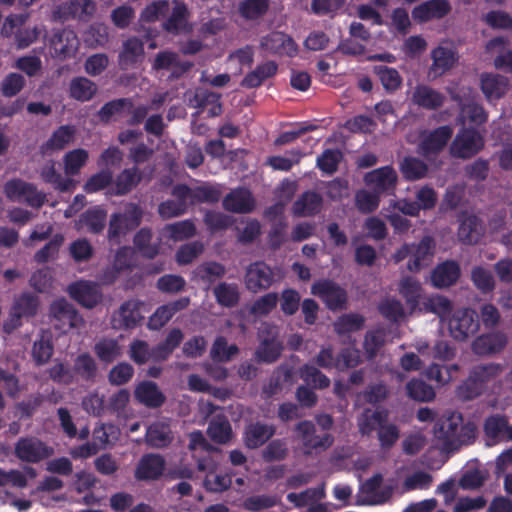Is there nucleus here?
<instances>
[{"label": "nucleus", "instance_id": "42", "mask_svg": "<svg viewBox=\"0 0 512 512\" xmlns=\"http://www.w3.org/2000/svg\"><path fill=\"white\" fill-rule=\"evenodd\" d=\"M152 239V230L147 227L141 228L134 235L133 244L144 258L153 259L159 254V243H152Z\"/></svg>", "mask_w": 512, "mask_h": 512}, {"label": "nucleus", "instance_id": "6", "mask_svg": "<svg viewBox=\"0 0 512 512\" xmlns=\"http://www.w3.org/2000/svg\"><path fill=\"white\" fill-rule=\"evenodd\" d=\"M15 456L22 462L37 464L54 454V449L36 437H21L14 446Z\"/></svg>", "mask_w": 512, "mask_h": 512}, {"label": "nucleus", "instance_id": "21", "mask_svg": "<svg viewBox=\"0 0 512 512\" xmlns=\"http://www.w3.org/2000/svg\"><path fill=\"white\" fill-rule=\"evenodd\" d=\"M411 101L420 108L434 111L444 105L446 97L443 93L427 84H417L412 92Z\"/></svg>", "mask_w": 512, "mask_h": 512}, {"label": "nucleus", "instance_id": "11", "mask_svg": "<svg viewBox=\"0 0 512 512\" xmlns=\"http://www.w3.org/2000/svg\"><path fill=\"white\" fill-rule=\"evenodd\" d=\"M38 306L39 301L35 295L22 293L12 305L9 320L4 324V330L11 332L21 326V319L33 317L37 313Z\"/></svg>", "mask_w": 512, "mask_h": 512}, {"label": "nucleus", "instance_id": "18", "mask_svg": "<svg viewBox=\"0 0 512 512\" xmlns=\"http://www.w3.org/2000/svg\"><path fill=\"white\" fill-rule=\"evenodd\" d=\"M276 434V427L261 421L251 422L245 426L243 442L248 449H258Z\"/></svg>", "mask_w": 512, "mask_h": 512}, {"label": "nucleus", "instance_id": "28", "mask_svg": "<svg viewBox=\"0 0 512 512\" xmlns=\"http://www.w3.org/2000/svg\"><path fill=\"white\" fill-rule=\"evenodd\" d=\"M399 293L405 299L410 314L419 311L425 296L423 288L417 280L412 277L403 278L399 283Z\"/></svg>", "mask_w": 512, "mask_h": 512}, {"label": "nucleus", "instance_id": "54", "mask_svg": "<svg viewBox=\"0 0 512 512\" xmlns=\"http://www.w3.org/2000/svg\"><path fill=\"white\" fill-rule=\"evenodd\" d=\"M300 378L316 389H325L330 386V379L312 364H305L299 370Z\"/></svg>", "mask_w": 512, "mask_h": 512}, {"label": "nucleus", "instance_id": "1", "mask_svg": "<svg viewBox=\"0 0 512 512\" xmlns=\"http://www.w3.org/2000/svg\"><path fill=\"white\" fill-rule=\"evenodd\" d=\"M260 343L255 351V359L259 363L271 364L276 362L284 349L279 340L278 327L272 324H263L259 329Z\"/></svg>", "mask_w": 512, "mask_h": 512}, {"label": "nucleus", "instance_id": "23", "mask_svg": "<svg viewBox=\"0 0 512 512\" xmlns=\"http://www.w3.org/2000/svg\"><path fill=\"white\" fill-rule=\"evenodd\" d=\"M135 399L150 409L160 408L166 402L165 394L153 381H142L134 390Z\"/></svg>", "mask_w": 512, "mask_h": 512}, {"label": "nucleus", "instance_id": "27", "mask_svg": "<svg viewBox=\"0 0 512 512\" xmlns=\"http://www.w3.org/2000/svg\"><path fill=\"white\" fill-rule=\"evenodd\" d=\"M460 266L453 260L438 264L432 271L431 282L437 288L454 285L460 277Z\"/></svg>", "mask_w": 512, "mask_h": 512}, {"label": "nucleus", "instance_id": "36", "mask_svg": "<svg viewBox=\"0 0 512 512\" xmlns=\"http://www.w3.org/2000/svg\"><path fill=\"white\" fill-rule=\"evenodd\" d=\"M207 434L215 443H228L233 436L230 421L224 414L213 416L208 424Z\"/></svg>", "mask_w": 512, "mask_h": 512}, {"label": "nucleus", "instance_id": "44", "mask_svg": "<svg viewBox=\"0 0 512 512\" xmlns=\"http://www.w3.org/2000/svg\"><path fill=\"white\" fill-rule=\"evenodd\" d=\"M216 302L225 308H233L239 304L240 291L235 283L220 282L213 288Z\"/></svg>", "mask_w": 512, "mask_h": 512}, {"label": "nucleus", "instance_id": "43", "mask_svg": "<svg viewBox=\"0 0 512 512\" xmlns=\"http://www.w3.org/2000/svg\"><path fill=\"white\" fill-rule=\"evenodd\" d=\"M482 234L481 224L478 217L475 215L464 218L458 228V238L464 244H477Z\"/></svg>", "mask_w": 512, "mask_h": 512}, {"label": "nucleus", "instance_id": "34", "mask_svg": "<svg viewBox=\"0 0 512 512\" xmlns=\"http://www.w3.org/2000/svg\"><path fill=\"white\" fill-rule=\"evenodd\" d=\"M146 443L153 448H165L173 440V434L170 425L165 422H154L146 431Z\"/></svg>", "mask_w": 512, "mask_h": 512}, {"label": "nucleus", "instance_id": "12", "mask_svg": "<svg viewBox=\"0 0 512 512\" xmlns=\"http://www.w3.org/2000/svg\"><path fill=\"white\" fill-rule=\"evenodd\" d=\"M67 292L70 297L81 306L92 309L97 306L103 297L100 285L93 281L79 280L71 283Z\"/></svg>", "mask_w": 512, "mask_h": 512}, {"label": "nucleus", "instance_id": "61", "mask_svg": "<svg viewBox=\"0 0 512 512\" xmlns=\"http://www.w3.org/2000/svg\"><path fill=\"white\" fill-rule=\"evenodd\" d=\"M471 280L475 287L484 294L492 292L495 288V280L492 273L481 266L472 269Z\"/></svg>", "mask_w": 512, "mask_h": 512}, {"label": "nucleus", "instance_id": "41", "mask_svg": "<svg viewBox=\"0 0 512 512\" xmlns=\"http://www.w3.org/2000/svg\"><path fill=\"white\" fill-rule=\"evenodd\" d=\"M226 274V268L223 264L216 261L204 262L196 267L194 276L210 288L217 280L222 279Z\"/></svg>", "mask_w": 512, "mask_h": 512}, {"label": "nucleus", "instance_id": "60", "mask_svg": "<svg viewBox=\"0 0 512 512\" xmlns=\"http://www.w3.org/2000/svg\"><path fill=\"white\" fill-rule=\"evenodd\" d=\"M222 196V191L219 187L203 184L193 188L192 205L200 203L214 204L217 203Z\"/></svg>", "mask_w": 512, "mask_h": 512}, {"label": "nucleus", "instance_id": "7", "mask_svg": "<svg viewBox=\"0 0 512 512\" xmlns=\"http://www.w3.org/2000/svg\"><path fill=\"white\" fill-rule=\"evenodd\" d=\"M79 47L76 33L69 28L53 29L49 39L51 55L59 60L75 56Z\"/></svg>", "mask_w": 512, "mask_h": 512}, {"label": "nucleus", "instance_id": "49", "mask_svg": "<svg viewBox=\"0 0 512 512\" xmlns=\"http://www.w3.org/2000/svg\"><path fill=\"white\" fill-rule=\"evenodd\" d=\"M503 370L502 364L491 362L474 366L470 373L485 389L486 385L498 378Z\"/></svg>", "mask_w": 512, "mask_h": 512}, {"label": "nucleus", "instance_id": "25", "mask_svg": "<svg viewBox=\"0 0 512 512\" xmlns=\"http://www.w3.org/2000/svg\"><path fill=\"white\" fill-rule=\"evenodd\" d=\"M435 241L430 236H424L417 245H412V257L407 268L411 272H418L429 264L434 255Z\"/></svg>", "mask_w": 512, "mask_h": 512}, {"label": "nucleus", "instance_id": "57", "mask_svg": "<svg viewBox=\"0 0 512 512\" xmlns=\"http://www.w3.org/2000/svg\"><path fill=\"white\" fill-rule=\"evenodd\" d=\"M379 313L388 321L397 323L405 317L403 304L396 298H386L378 305Z\"/></svg>", "mask_w": 512, "mask_h": 512}, {"label": "nucleus", "instance_id": "55", "mask_svg": "<svg viewBox=\"0 0 512 512\" xmlns=\"http://www.w3.org/2000/svg\"><path fill=\"white\" fill-rule=\"evenodd\" d=\"M89 154L83 148L67 152L63 158L65 173L70 176L77 175L88 161Z\"/></svg>", "mask_w": 512, "mask_h": 512}, {"label": "nucleus", "instance_id": "50", "mask_svg": "<svg viewBox=\"0 0 512 512\" xmlns=\"http://www.w3.org/2000/svg\"><path fill=\"white\" fill-rule=\"evenodd\" d=\"M238 353L239 348L236 344L228 345L224 336H218L211 347L210 357L214 362L222 363L230 361Z\"/></svg>", "mask_w": 512, "mask_h": 512}, {"label": "nucleus", "instance_id": "53", "mask_svg": "<svg viewBox=\"0 0 512 512\" xmlns=\"http://www.w3.org/2000/svg\"><path fill=\"white\" fill-rule=\"evenodd\" d=\"M408 396L419 402H430L435 398L433 387L422 379H411L406 384Z\"/></svg>", "mask_w": 512, "mask_h": 512}, {"label": "nucleus", "instance_id": "62", "mask_svg": "<svg viewBox=\"0 0 512 512\" xmlns=\"http://www.w3.org/2000/svg\"><path fill=\"white\" fill-rule=\"evenodd\" d=\"M484 388L478 383V381L470 373L468 378L465 379L456 388V396L462 401H470L479 397L483 392Z\"/></svg>", "mask_w": 512, "mask_h": 512}, {"label": "nucleus", "instance_id": "10", "mask_svg": "<svg viewBox=\"0 0 512 512\" xmlns=\"http://www.w3.org/2000/svg\"><path fill=\"white\" fill-rule=\"evenodd\" d=\"M462 422V415L454 412L436 422L434 435L442 442L444 449L451 450L459 445V430Z\"/></svg>", "mask_w": 512, "mask_h": 512}, {"label": "nucleus", "instance_id": "39", "mask_svg": "<svg viewBox=\"0 0 512 512\" xmlns=\"http://www.w3.org/2000/svg\"><path fill=\"white\" fill-rule=\"evenodd\" d=\"M388 419V412L386 410L365 409L358 418L359 432L363 436H370L377 428Z\"/></svg>", "mask_w": 512, "mask_h": 512}, {"label": "nucleus", "instance_id": "30", "mask_svg": "<svg viewBox=\"0 0 512 512\" xmlns=\"http://www.w3.org/2000/svg\"><path fill=\"white\" fill-rule=\"evenodd\" d=\"M431 57L433 62L429 67L428 77L433 79L442 76L445 72L450 70L456 61L454 52L442 46L433 49Z\"/></svg>", "mask_w": 512, "mask_h": 512}, {"label": "nucleus", "instance_id": "29", "mask_svg": "<svg viewBox=\"0 0 512 512\" xmlns=\"http://www.w3.org/2000/svg\"><path fill=\"white\" fill-rule=\"evenodd\" d=\"M278 71V64L275 61H266L256 66L254 70L247 73L241 81V86L247 89L260 87L266 80L273 78Z\"/></svg>", "mask_w": 512, "mask_h": 512}, {"label": "nucleus", "instance_id": "38", "mask_svg": "<svg viewBox=\"0 0 512 512\" xmlns=\"http://www.w3.org/2000/svg\"><path fill=\"white\" fill-rule=\"evenodd\" d=\"M452 302L445 296L434 294L425 296L422 300V305L419 313H432L437 315L440 319H445L452 313Z\"/></svg>", "mask_w": 512, "mask_h": 512}, {"label": "nucleus", "instance_id": "59", "mask_svg": "<svg viewBox=\"0 0 512 512\" xmlns=\"http://www.w3.org/2000/svg\"><path fill=\"white\" fill-rule=\"evenodd\" d=\"M112 183L113 172L111 169H102L88 178L83 189L86 193L92 194L109 187Z\"/></svg>", "mask_w": 512, "mask_h": 512}, {"label": "nucleus", "instance_id": "56", "mask_svg": "<svg viewBox=\"0 0 512 512\" xmlns=\"http://www.w3.org/2000/svg\"><path fill=\"white\" fill-rule=\"evenodd\" d=\"M365 318L357 313L344 314L334 323V329L338 335L356 332L364 326Z\"/></svg>", "mask_w": 512, "mask_h": 512}, {"label": "nucleus", "instance_id": "17", "mask_svg": "<svg viewBox=\"0 0 512 512\" xmlns=\"http://www.w3.org/2000/svg\"><path fill=\"white\" fill-rule=\"evenodd\" d=\"M261 47L274 55L294 57L298 46L291 36L281 31H272L261 39Z\"/></svg>", "mask_w": 512, "mask_h": 512}, {"label": "nucleus", "instance_id": "35", "mask_svg": "<svg viewBox=\"0 0 512 512\" xmlns=\"http://www.w3.org/2000/svg\"><path fill=\"white\" fill-rule=\"evenodd\" d=\"M75 134V129L69 125L58 127L50 138L40 146V152L43 155L50 154L55 150H62L69 144Z\"/></svg>", "mask_w": 512, "mask_h": 512}, {"label": "nucleus", "instance_id": "16", "mask_svg": "<svg viewBox=\"0 0 512 512\" xmlns=\"http://www.w3.org/2000/svg\"><path fill=\"white\" fill-rule=\"evenodd\" d=\"M398 176L392 166H384L377 168L365 175L366 184L379 195L394 194L396 189Z\"/></svg>", "mask_w": 512, "mask_h": 512}, {"label": "nucleus", "instance_id": "14", "mask_svg": "<svg viewBox=\"0 0 512 512\" xmlns=\"http://www.w3.org/2000/svg\"><path fill=\"white\" fill-rule=\"evenodd\" d=\"M165 458L157 453H146L139 459L134 470V478L137 481L159 480L165 471Z\"/></svg>", "mask_w": 512, "mask_h": 512}, {"label": "nucleus", "instance_id": "48", "mask_svg": "<svg viewBox=\"0 0 512 512\" xmlns=\"http://www.w3.org/2000/svg\"><path fill=\"white\" fill-rule=\"evenodd\" d=\"M400 171L406 180L415 181L426 176L428 166L419 158L407 156L400 163Z\"/></svg>", "mask_w": 512, "mask_h": 512}, {"label": "nucleus", "instance_id": "24", "mask_svg": "<svg viewBox=\"0 0 512 512\" xmlns=\"http://www.w3.org/2000/svg\"><path fill=\"white\" fill-rule=\"evenodd\" d=\"M144 57V42L137 37H130L123 42L122 50L118 56L121 69L127 70L135 67Z\"/></svg>", "mask_w": 512, "mask_h": 512}, {"label": "nucleus", "instance_id": "63", "mask_svg": "<svg viewBox=\"0 0 512 512\" xmlns=\"http://www.w3.org/2000/svg\"><path fill=\"white\" fill-rule=\"evenodd\" d=\"M203 221L211 233L226 230L232 225L230 216L213 210L206 211Z\"/></svg>", "mask_w": 512, "mask_h": 512}, {"label": "nucleus", "instance_id": "40", "mask_svg": "<svg viewBox=\"0 0 512 512\" xmlns=\"http://www.w3.org/2000/svg\"><path fill=\"white\" fill-rule=\"evenodd\" d=\"M97 91L96 83L83 76L74 77L69 84V96L79 102L90 101Z\"/></svg>", "mask_w": 512, "mask_h": 512}, {"label": "nucleus", "instance_id": "22", "mask_svg": "<svg viewBox=\"0 0 512 512\" xmlns=\"http://www.w3.org/2000/svg\"><path fill=\"white\" fill-rule=\"evenodd\" d=\"M507 336L500 331L482 334L472 342L476 355L487 356L501 352L507 345Z\"/></svg>", "mask_w": 512, "mask_h": 512}, {"label": "nucleus", "instance_id": "19", "mask_svg": "<svg viewBox=\"0 0 512 512\" xmlns=\"http://www.w3.org/2000/svg\"><path fill=\"white\" fill-rule=\"evenodd\" d=\"M255 199L251 191L247 188L238 187L231 190L222 201L223 208L226 211L247 214L254 210Z\"/></svg>", "mask_w": 512, "mask_h": 512}, {"label": "nucleus", "instance_id": "33", "mask_svg": "<svg viewBox=\"0 0 512 512\" xmlns=\"http://www.w3.org/2000/svg\"><path fill=\"white\" fill-rule=\"evenodd\" d=\"M141 179L142 174L136 166L125 168L116 176L111 194L116 196L126 195L140 183Z\"/></svg>", "mask_w": 512, "mask_h": 512}, {"label": "nucleus", "instance_id": "32", "mask_svg": "<svg viewBox=\"0 0 512 512\" xmlns=\"http://www.w3.org/2000/svg\"><path fill=\"white\" fill-rule=\"evenodd\" d=\"M189 10L185 3L174 0L170 16L163 22V29L171 34L185 31L188 24Z\"/></svg>", "mask_w": 512, "mask_h": 512}, {"label": "nucleus", "instance_id": "2", "mask_svg": "<svg viewBox=\"0 0 512 512\" xmlns=\"http://www.w3.org/2000/svg\"><path fill=\"white\" fill-rule=\"evenodd\" d=\"M453 136V128L450 125L439 126L431 131L421 133L418 144V153L426 160H432L446 148Z\"/></svg>", "mask_w": 512, "mask_h": 512}, {"label": "nucleus", "instance_id": "3", "mask_svg": "<svg viewBox=\"0 0 512 512\" xmlns=\"http://www.w3.org/2000/svg\"><path fill=\"white\" fill-rule=\"evenodd\" d=\"M49 315L54 328L61 333H67L83 323V318L77 309L65 298L52 302Z\"/></svg>", "mask_w": 512, "mask_h": 512}, {"label": "nucleus", "instance_id": "64", "mask_svg": "<svg viewBox=\"0 0 512 512\" xmlns=\"http://www.w3.org/2000/svg\"><path fill=\"white\" fill-rule=\"evenodd\" d=\"M134 368L127 362H120L108 373V381L112 385L122 386L127 384L134 376Z\"/></svg>", "mask_w": 512, "mask_h": 512}, {"label": "nucleus", "instance_id": "9", "mask_svg": "<svg viewBox=\"0 0 512 512\" xmlns=\"http://www.w3.org/2000/svg\"><path fill=\"white\" fill-rule=\"evenodd\" d=\"M311 292L332 311L342 310L346 306V290L332 280L323 279L315 282L311 287Z\"/></svg>", "mask_w": 512, "mask_h": 512}, {"label": "nucleus", "instance_id": "58", "mask_svg": "<svg viewBox=\"0 0 512 512\" xmlns=\"http://www.w3.org/2000/svg\"><path fill=\"white\" fill-rule=\"evenodd\" d=\"M343 158V154L338 149H326L317 158V167L325 174H334Z\"/></svg>", "mask_w": 512, "mask_h": 512}, {"label": "nucleus", "instance_id": "15", "mask_svg": "<svg viewBox=\"0 0 512 512\" xmlns=\"http://www.w3.org/2000/svg\"><path fill=\"white\" fill-rule=\"evenodd\" d=\"M274 280L271 268L263 261L251 263L245 274L244 283L248 291L258 293L268 289Z\"/></svg>", "mask_w": 512, "mask_h": 512}, {"label": "nucleus", "instance_id": "4", "mask_svg": "<svg viewBox=\"0 0 512 512\" xmlns=\"http://www.w3.org/2000/svg\"><path fill=\"white\" fill-rule=\"evenodd\" d=\"M303 447V453L306 456L313 452H321L329 449L334 443V437L330 433L322 435L316 434V426L310 420H302L295 426Z\"/></svg>", "mask_w": 512, "mask_h": 512}, {"label": "nucleus", "instance_id": "13", "mask_svg": "<svg viewBox=\"0 0 512 512\" xmlns=\"http://www.w3.org/2000/svg\"><path fill=\"white\" fill-rule=\"evenodd\" d=\"M142 302L129 299L121 304L111 317V325L115 330H128L135 328L143 319L141 314Z\"/></svg>", "mask_w": 512, "mask_h": 512}, {"label": "nucleus", "instance_id": "45", "mask_svg": "<svg viewBox=\"0 0 512 512\" xmlns=\"http://www.w3.org/2000/svg\"><path fill=\"white\" fill-rule=\"evenodd\" d=\"M270 7V0H242L238 5L239 15L246 21H258Z\"/></svg>", "mask_w": 512, "mask_h": 512}, {"label": "nucleus", "instance_id": "8", "mask_svg": "<svg viewBox=\"0 0 512 512\" xmlns=\"http://www.w3.org/2000/svg\"><path fill=\"white\" fill-rule=\"evenodd\" d=\"M448 326L450 334L455 340L464 341L478 331V315L475 310L470 308L458 309L449 319Z\"/></svg>", "mask_w": 512, "mask_h": 512}, {"label": "nucleus", "instance_id": "37", "mask_svg": "<svg viewBox=\"0 0 512 512\" xmlns=\"http://www.w3.org/2000/svg\"><path fill=\"white\" fill-rule=\"evenodd\" d=\"M323 198L315 191L304 192L293 204V212L297 216H313L322 207Z\"/></svg>", "mask_w": 512, "mask_h": 512}, {"label": "nucleus", "instance_id": "5", "mask_svg": "<svg viewBox=\"0 0 512 512\" xmlns=\"http://www.w3.org/2000/svg\"><path fill=\"white\" fill-rule=\"evenodd\" d=\"M484 147V138L474 127L462 128L450 146L453 157L468 159L475 156Z\"/></svg>", "mask_w": 512, "mask_h": 512}, {"label": "nucleus", "instance_id": "31", "mask_svg": "<svg viewBox=\"0 0 512 512\" xmlns=\"http://www.w3.org/2000/svg\"><path fill=\"white\" fill-rule=\"evenodd\" d=\"M93 352L102 364L109 365L121 357L122 347L116 338L101 337L95 342Z\"/></svg>", "mask_w": 512, "mask_h": 512}, {"label": "nucleus", "instance_id": "47", "mask_svg": "<svg viewBox=\"0 0 512 512\" xmlns=\"http://www.w3.org/2000/svg\"><path fill=\"white\" fill-rule=\"evenodd\" d=\"M373 70L386 92L394 93L401 88L403 80L395 68L386 65H376Z\"/></svg>", "mask_w": 512, "mask_h": 512}, {"label": "nucleus", "instance_id": "52", "mask_svg": "<svg viewBox=\"0 0 512 512\" xmlns=\"http://www.w3.org/2000/svg\"><path fill=\"white\" fill-rule=\"evenodd\" d=\"M107 212L100 206H95L86 210L81 215V222L87 227V229L98 234L103 231L106 224Z\"/></svg>", "mask_w": 512, "mask_h": 512}, {"label": "nucleus", "instance_id": "51", "mask_svg": "<svg viewBox=\"0 0 512 512\" xmlns=\"http://www.w3.org/2000/svg\"><path fill=\"white\" fill-rule=\"evenodd\" d=\"M41 178L44 182L53 185V187L60 192H68L73 187L72 179L65 178L60 173H58L53 161L41 169Z\"/></svg>", "mask_w": 512, "mask_h": 512}, {"label": "nucleus", "instance_id": "46", "mask_svg": "<svg viewBox=\"0 0 512 512\" xmlns=\"http://www.w3.org/2000/svg\"><path fill=\"white\" fill-rule=\"evenodd\" d=\"M97 372L96 361L89 353H81L74 360L72 373L79 376L82 380L86 382L95 381Z\"/></svg>", "mask_w": 512, "mask_h": 512}, {"label": "nucleus", "instance_id": "26", "mask_svg": "<svg viewBox=\"0 0 512 512\" xmlns=\"http://www.w3.org/2000/svg\"><path fill=\"white\" fill-rule=\"evenodd\" d=\"M481 90L488 101L501 99L509 87L506 76L493 73H483L480 79Z\"/></svg>", "mask_w": 512, "mask_h": 512}, {"label": "nucleus", "instance_id": "20", "mask_svg": "<svg viewBox=\"0 0 512 512\" xmlns=\"http://www.w3.org/2000/svg\"><path fill=\"white\" fill-rule=\"evenodd\" d=\"M451 10L449 0H428L413 8L412 17L419 23H425L433 19H443Z\"/></svg>", "mask_w": 512, "mask_h": 512}]
</instances>
